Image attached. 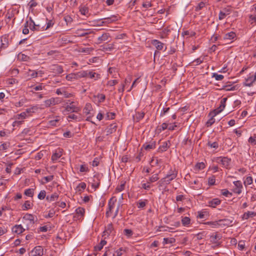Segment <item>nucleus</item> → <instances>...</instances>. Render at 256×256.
<instances>
[{"mask_svg":"<svg viewBox=\"0 0 256 256\" xmlns=\"http://www.w3.org/2000/svg\"><path fill=\"white\" fill-rule=\"evenodd\" d=\"M66 80L68 81H74L75 80H78L77 74L76 73H70L66 76Z\"/></svg>","mask_w":256,"mask_h":256,"instance_id":"b1692460","label":"nucleus"},{"mask_svg":"<svg viewBox=\"0 0 256 256\" xmlns=\"http://www.w3.org/2000/svg\"><path fill=\"white\" fill-rule=\"evenodd\" d=\"M118 16L115 15H112L110 17L103 18L98 20V22H100L101 24H108L118 20Z\"/></svg>","mask_w":256,"mask_h":256,"instance_id":"0eeeda50","label":"nucleus"},{"mask_svg":"<svg viewBox=\"0 0 256 256\" xmlns=\"http://www.w3.org/2000/svg\"><path fill=\"white\" fill-rule=\"evenodd\" d=\"M124 252V250L122 248H120L119 249L116 251V254H112V256H121L122 255L123 252Z\"/></svg>","mask_w":256,"mask_h":256,"instance_id":"13d9d810","label":"nucleus"},{"mask_svg":"<svg viewBox=\"0 0 256 256\" xmlns=\"http://www.w3.org/2000/svg\"><path fill=\"white\" fill-rule=\"evenodd\" d=\"M222 236L220 234H216L214 235H212L210 236V241L214 244H218V240H220Z\"/></svg>","mask_w":256,"mask_h":256,"instance_id":"c85d7f7f","label":"nucleus"},{"mask_svg":"<svg viewBox=\"0 0 256 256\" xmlns=\"http://www.w3.org/2000/svg\"><path fill=\"white\" fill-rule=\"evenodd\" d=\"M253 180L252 176H248L244 180V184L246 185H250L252 183Z\"/></svg>","mask_w":256,"mask_h":256,"instance_id":"680f3d73","label":"nucleus"},{"mask_svg":"<svg viewBox=\"0 0 256 256\" xmlns=\"http://www.w3.org/2000/svg\"><path fill=\"white\" fill-rule=\"evenodd\" d=\"M60 116H56V119L53 120H50L48 122V125L49 126H58V123L60 121Z\"/></svg>","mask_w":256,"mask_h":256,"instance_id":"bb28decb","label":"nucleus"},{"mask_svg":"<svg viewBox=\"0 0 256 256\" xmlns=\"http://www.w3.org/2000/svg\"><path fill=\"white\" fill-rule=\"evenodd\" d=\"M89 170V169L88 168V166H86V165L84 164H82L80 166V171L82 172H87Z\"/></svg>","mask_w":256,"mask_h":256,"instance_id":"338daca9","label":"nucleus"},{"mask_svg":"<svg viewBox=\"0 0 256 256\" xmlns=\"http://www.w3.org/2000/svg\"><path fill=\"white\" fill-rule=\"evenodd\" d=\"M151 43L158 50H162L164 48V44L158 40H153Z\"/></svg>","mask_w":256,"mask_h":256,"instance_id":"f8f14e48","label":"nucleus"},{"mask_svg":"<svg viewBox=\"0 0 256 256\" xmlns=\"http://www.w3.org/2000/svg\"><path fill=\"white\" fill-rule=\"evenodd\" d=\"M212 78H214L216 80H222L224 78V76L222 74H218L217 73H213Z\"/></svg>","mask_w":256,"mask_h":256,"instance_id":"49530a36","label":"nucleus"},{"mask_svg":"<svg viewBox=\"0 0 256 256\" xmlns=\"http://www.w3.org/2000/svg\"><path fill=\"white\" fill-rule=\"evenodd\" d=\"M86 188V184L84 182L80 183L76 187V190L81 192L84 190Z\"/></svg>","mask_w":256,"mask_h":256,"instance_id":"09e8293b","label":"nucleus"},{"mask_svg":"<svg viewBox=\"0 0 256 256\" xmlns=\"http://www.w3.org/2000/svg\"><path fill=\"white\" fill-rule=\"evenodd\" d=\"M156 142L155 141H151L149 143H146L142 146V148L146 150H148L156 148Z\"/></svg>","mask_w":256,"mask_h":256,"instance_id":"f3484780","label":"nucleus"},{"mask_svg":"<svg viewBox=\"0 0 256 256\" xmlns=\"http://www.w3.org/2000/svg\"><path fill=\"white\" fill-rule=\"evenodd\" d=\"M144 112H137L136 114V119L137 122H139L144 117Z\"/></svg>","mask_w":256,"mask_h":256,"instance_id":"37998d69","label":"nucleus"},{"mask_svg":"<svg viewBox=\"0 0 256 256\" xmlns=\"http://www.w3.org/2000/svg\"><path fill=\"white\" fill-rule=\"evenodd\" d=\"M170 140L164 142L162 143V144L160 146L158 150L162 152H165L170 148Z\"/></svg>","mask_w":256,"mask_h":256,"instance_id":"a211bd4d","label":"nucleus"},{"mask_svg":"<svg viewBox=\"0 0 256 256\" xmlns=\"http://www.w3.org/2000/svg\"><path fill=\"white\" fill-rule=\"evenodd\" d=\"M106 242L105 240H102L100 243L96 246H95V249L96 250H100L106 244Z\"/></svg>","mask_w":256,"mask_h":256,"instance_id":"ea45409f","label":"nucleus"},{"mask_svg":"<svg viewBox=\"0 0 256 256\" xmlns=\"http://www.w3.org/2000/svg\"><path fill=\"white\" fill-rule=\"evenodd\" d=\"M114 228L112 224H109L106 228L104 231V232L103 236H108L113 231Z\"/></svg>","mask_w":256,"mask_h":256,"instance_id":"aec40b11","label":"nucleus"},{"mask_svg":"<svg viewBox=\"0 0 256 256\" xmlns=\"http://www.w3.org/2000/svg\"><path fill=\"white\" fill-rule=\"evenodd\" d=\"M23 218L29 220L30 224H34V216L32 214H26Z\"/></svg>","mask_w":256,"mask_h":256,"instance_id":"7c9ffc66","label":"nucleus"},{"mask_svg":"<svg viewBox=\"0 0 256 256\" xmlns=\"http://www.w3.org/2000/svg\"><path fill=\"white\" fill-rule=\"evenodd\" d=\"M124 233L127 236L130 237L132 234V231L130 229H124Z\"/></svg>","mask_w":256,"mask_h":256,"instance_id":"69168bd1","label":"nucleus"},{"mask_svg":"<svg viewBox=\"0 0 256 256\" xmlns=\"http://www.w3.org/2000/svg\"><path fill=\"white\" fill-rule=\"evenodd\" d=\"M80 12L82 14L86 16L88 14V9L87 7H82L80 8Z\"/></svg>","mask_w":256,"mask_h":256,"instance_id":"864d4df0","label":"nucleus"},{"mask_svg":"<svg viewBox=\"0 0 256 256\" xmlns=\"http://www.w3.org/2000/svg\"><path fill=\"white\" fill-rule=\"evenodd\" d=\"M50 70L52 72L56 74H62L63 72V68L62 66L58 64H52L50 66Z\"/></svg>","mask_w":256,"mask_h":256,"instance_id":"9d476101","label":"nucleus"},{"mask_svg":"<svg viewBox=\"0 0 256 256\" xmlns=\"http://www.w3.org/2000/svg\"><path fill=\"white\" fill-rule=\"evenodd\" d=\"M248 142L251 144L252 145L254 146L256 144V136H250L248 140Z\"/></svg>","mask_w":256,"mask_h":256,"instance_id":"0e129e2a","label":"nucleus"},{"mask_svg":"<svg viewBox=\"0 0 256 256\" xmlns=\"http://www.w3.org/2000/svg\"><path fill=\"white\" fill-rule=\"evenodd\" d=\"M205 166V164L203 162H198L195 165L194 170L199 171L204 169Z\"/></svg>","mask_w":256,"mask_h":256,"instance_id":"72a5a7b5","label":"nucleus"},{"mask_svg":"<svg viewBox=\"0 0 256 256\" xmlns=\"http://www.w3.org/2000/svg\"><path fill=\"white\" fill-rule=\"evenodd\" d=\"M46 192L44 190H41L38 196V199L42 200L46 198Z\"/></svg>","mask_w":256,"mask_h":256,"instance_id":"de8ad7c7","label":"nucleus"},{"mask_svg":"<svg viewBox=\"0 0 256 256\" xmlns=\"http://www.w3.org/2000/svg\"><path fill=\"white\" fill-rule=\"evenodd\" d=\"M84 31H85V30L79 29L76 31V34H78V36H80V37L88 35V34L90 33V32H84Z\"/></svg>","mask_w":256,"mask_h":256,"instance_id":"f704fd0d","label":"nucleus"},{"mask_svg":"<svg viewBox=\"0 0 256 256\" xmlns=\"http://www.w3.org/2000/svg\"><path fill=\"white\" fill-rule=\"evenodd\" d=\"M220 200L218 198H214L212 200L208 202V206L212 208H216V206L219 205L220 204Z\"/></svg>","mask_w":256,"mask_h":256,"instance_id":"5701e85b","label":"nucleus"},{"mask_svg":"<svg viewBox=\"0 0 256 256\" xmlns=\"http://www.w3.org/2000/svg\"><path fill=\"white\" fill-rule=\"evenodd\" d=\"M207 145L211 148H214L216 149L218 147V144L216 142H211L209 141L208 142Z\"/></svg>","mask_w":256,"mask_h":256,"instance_id":"8fccbe9b","label":"nucleus"},{"mask_svg":"<svg viewBox=\"0 0 256 256\" xmlns=\"http://www.w3.org/2000/svg\"><path fill=\"white\" fill-rule=\"evenodd\" d=\"M216 177L214 176H212L208 179V184L210 186H213L215 184Z\"/></svg>","mask_w":256,"mask_h":256,"instance_id":"6e6d98bb","label":"nucleus"},{"mask_svg":"<svg viewBox=\"0 0 256 256\" xmlns=\"http://www.w3.org/2000/svg\"><path fill=\"white\" fill-rule=\"evenodd\" d=\"M58 194L56 192H54L53 194H52L50 195H48L46 196V200L48 202H52L56 200H58Z\"/></svg>","mask_w":256,"mask_h":256,"instance_id":"412c9836","label":"nucleus"},{"mask_svg":"<svg viewBox=\"0 0 256 256\" xmlns=\"http://www.w3.org/2000/svg\"><path fill=\"white\" fill-rule=\"evenodd\" d=\"M92 110V105L90 103L86 104L84 108V112L86 115L90 114V112Z\"/></svg>","mask_w":256,"mask_h":256,"instance_id":"cd10ccee","label":"nucleus"},{"mask_svg":"<svg viewBox=\"0 0 256 256\" xmlns=\"http://www.w3.org/2000/svg\"><path fill=\"white\" fill-rule=\"evenodd\" d=\"M116 201L117 199L116 196H112L108 202V210H106V217L110 216L112 210L114 207Z\"/></svg>","mask_w":256,"mask_h":256,"instance_id":"423d86ee","label":"nucleus"},{"mask_svg":"<svg viewBox=\"0 0 256 256\" xmlns=\"http://www.w3.org/2000/svg\"><path fill=\"white\" fill-rule=\"evenodd\" d=\"M232 222V221L224 219L220 220L218 221L208 222L205 224L210 226L212 228H218L221 225L228 226Z\"/></svg>","mask_w":256,"mask_h":256,"instance_id":"f03ea898","label":"nucleus"},{"mask_svg":"<svg viewBox=\"0 0 256 256\" xmlns=\"http://www.w3.org/2000/svg\"><path fill=\"white\" fill-rule=\"evenodd\" d=\"M24 194L30 197H32L34 196V189L28 188L25 190Z\"/></svg>","mask_w":256,"mask_h":256,"instance_id":"a18cd8bd","label":"nucleus"},{"mask_svg":"<svg viewBox=\"0 0 256 256\" xmlns=\"http://www.w3.org/2000/svg\"><path fill=\"white\" fill-rule=\"evenodd\" d=\"M62 155L60 151L59 152H56L52 155V161H56L62 156Z\"/></svg>","mask_w":256,"mask_h":256,"instance_id":"a19ab883","label":"nucleus"},{"mask_svg":"<svg viewBox=\"0 0 256 256\" xmlns=\"http://www.w3.org/2000/svg\"><path fill=\"white\" fill-rule=\"evenodd\" d=\"M227 100L226 98H223L220 101V106L217 110H214L215 112V115H216L218 113L220 112L226 106V102Z\"/></svg>","mask_w":256,"mask_h":256,"instance_id":"4468645a","label":"nucleus"},{"mask_svg":"<svg viewBox=\"0 0 256 256\" xmlns=\"http://www.w3.org/2000/svg\"><path fill=\"white\" fill-rule=\"evenodd\" d=\"M163 243L164 244H173L175 242L176 240L173 238H164L163 239Z\"/></svg>","mask_w":256,"mask_h":256,"instance_id":"c03bdc74","label":"nucleus"},{"mask_svg":"<svg viewBox=\"0 0 256 256\" xmlns=\"http://www.w3.org/2000/svg\"><path fill=\"white\" fill-rule=\"evenodd\" d=\"M216 162H220L224 168H228L232 160L228 157L220 156L216 158Z\"/></svg>","mask_w":256,"mask_h":256,"instance_id":"39448f33","label":"nucleus"},{"mask_svg":"<svg viewBox=\"0 0 256 256\" xmlns=\"http://www.w3.org/2000/svg\"><path fill=\"white\" fill-rule=\"evenodd\" d=\"M215 113V112H214ZM215 114L213 116L208 120L206 122L207 126H210L212 124H213L215 122V119L214 118V116H216Z\"/></svg>","mask_w":256,"mask_h":256,"instance_id":"e2e57ef3","label":"nucleus"},{"mask_svg":"<svg viewBox=\"0 0 256 256\" xmlns=\"http://www.w3.org/2000/svg\"><path fill=\"white\" fill-rule=\"evenodd\" d=\"M147 202V200H140L138 203L137 206L138 208H144L146 205V202Z\"/></svg>","mask_w":256,"mask_h":256,"instance_id":"4d7b16f0","label":"nucleus"},{"mask_svg":"<svg viewBox=\"0 0 256 256\" xmlns=\"http://www.w3.org/2000/svg\"><path fill=\"white\" fill-rule=\"evenodd\" d=\"M172 174H167L164 178H162L158 182V187H162L170 184V182L175 179L178 175V172L176 170L170 169Z\"/></svg>","mask_w":256,"mask_h":256,"instance_id":"f257e3e1","label":"nucleus"},{"mask_svg":"<svg viewBox=\"0 0 256 256\" xmlns=\"http://www.w3.org/2000/svg\"><path fill=\"white\" fill-rule=\"evenodd\" d=\"M37 5L38 3L35 1V0H31L28 4V6H30V8H34Z\"/></svg>","mask_w":256,"mask_h":256,"instance_id":"774afa93","label":"nucleus"},{"mask_svg":"<svg viewBox=\"0 0 256 256\" xmlns=\"http://www.w3.org/2000/svg\"><path fill=\"white\" fill-rule=\"evenodd\" d=\"M31 205H32V204L30 201H28V200L26 201L23 205V207H24L23 210H27L30 209L31 208Z\"/></svg>","mask_w":256,"mask_h":256,"instance_id":"bf43d9fd","label":"nucleus"},{"mask_svg":"<svg viewBox=\"0 0 256 256\" xmlns=\"http://www.w3.org/2000/svg\"><path fill=\"white\" fill-rule=\"evenodd\" d=\"M256 216V213L254 212L248 211L244 212L242 215V218L247 220L250 218H252Z\"/></svg>","mask_w":256,"mask_h":256,"instance_id":"393cba45","label":"nucleus"},{"mask_svg":"<svg viewBox=\"0 0 256 256\" xmlns=\"http://www.w3.org/2000/svg\"><path fill=\"white\" fill-rule=\"evenodd\" d=\"M43 254L44 248L42 246H36L31 252V256H42Z\"/></svg>","mask_w":256,"mask_h":256,"instance_id":"6e6552de","label":"nucleus"},{"mask_svg":"<svg viewBox=\"0 0 256 256\" xmlns=\"http://www.w3.org/2000/svg\"><path fill=\"white\" fill-rule=\"evenodd\" d=\"M182 36H194L196 35V32L192 31L186 30L182 32Z\"/></svg>","mask_w":256,"mask_h":256,"instance_id":"3c124183","label":"nucleus"},{"mask_svg":"<svg viewBox=\"0 0 256 256\" xmlns=\"http://www.w3.org/2000/svg\"><path fill=\"white\" fill-rule=\"evenodd\" d=\"M232 11V10L230 7L225 8L222 10H220L219 13L218 19L222 20L225 18V17L230 14Z\"/></svg>","mask_w":256,"mask_h":256,"instance_id":"1a4fd4ad","label":"nucleus"},{"mask_svg":"<svg viewBox=\"0 0 256 256\" xmlns=\"http://www.w3.org/2000/svg\"><path fill=\"white\" fill-rule=\"evenodd\" d=\"M68 118L74 120H78V122L80 120V116L76 115L74 114H70L68 115Z\"/></svg>","mask_w":256,"mask_h":256,"instance_id":"603ef678","label":"nucleus"},{"mask_svg":"<svg viewBox=\"0 0 256 256\" xmlns=\"http://www.w3.org/2000/svg\"><path fill=\"white\" fill-rule=\"evenodd\" d=\"M159 179L158 174H156L149 178L148 180L147 181L148 184H151L156 182Z\"/></svg>","mask_w":256,"mask_h":256,"instance_id":"c756f323","label":"nucleus"},{"mask_svg":"<svg viewBox=\"0 0 256 256\" xmlns=\"http://www.w3.org/2000/svg\"><path fill=\"white\" fill-rule=\"evenodd\" d=\"M190 219L188 217L185 216L182 219V224L184 226H188L190 224Z\"/></svg>","mask_w":256,"mask_h":256,"instance_id":"79ce46f5","label":"nucleus"},{"mask_svg":"<svg viewBox=\"0 0 256 256\" xmlns=\"http://www.w3.org/2000/svg\"><path fill=\"white\" fill-rule=\"evenodd\" d=\"M236 86H232L231 85H226L224 86L222 89L226 91L234 90H236Z\"/></svg>","mask_w":256,"mask_h":256,"instance_id":"052dcab7","label":"nucleus"},{"mask_svg":"<svg viewBox=\"0 0 256 256\" xmlns=\"http://www.w3.org/2000/svg\"><path fill=\"white\" fill-rule=\"evenodd\" d=\"M24 230V228H23L21 224L15 225L12 228V231L13 232L16 234H20Z\"/></svg>","mask_w":256,"mask_h":256,"instance_id":"6ab92c4d","label":"nucleus"},{"mask_svg":"<svg viewBox=\"0 0 256 256\" xmlns=\"http://www.w3.org/2000/svg\"><path fill=\"white\" fill-rule=\"evenodd\" d=\"M207 216H208L207 212H199L198 218H205Z\"/></svg>","mask_w":256,"mask_h":256,"instance_id":"5fc2aeb1","label":"nucleus"},{"mask_svg":"<svg viewBox=\"0 0 256 256\" xmlns=\"http://www.w3.org/2000/svg\"><path fill=\"white\" fill-rule=\"evenodd\" d=\"M116 128L117 125L116 124L114 123L110 124L108 126V128L106 130V135L108 136L110 134L114 132L116 130Z\"/></svg>","mask_w":256,"mask_h":256,"instance_id":"2eb2a0df","label":"nucleus"},{"mask_svg":"<svg viewBox=\"0 0 256 256\" xmlns=\"http://www.w3.org/2000/svg\"><path fill=\"white\" fill-rule=\"evenodd\" d=\"M38 108L37 106H32L30 108H28L24 112H21L20 114H18V118H25L30 116H31L32 114L38 110Z\"/></svg>","mask_w":256,"mask_h":256,"instance_id":"7ed1b4c3","label":"nucleus"},{"mask_svg":"<svg viewBox=\"0 0 256 256\" xmlns=\"http://www.w3.org/2000/svg\"><path fill=\"white\" fill-rule=\"evenodd\" d=\"M100 75L96 72H89L88 73V76H89L90 78H94V80H98L100 78Z\"/></svg>","mask_w":256,"mask_h":256,"instance_id":"473e14b6","label":"nucleus"},{"mask_svg":"<svg viewBox=\"0 0 256 256\" xmlns=\"http://www.w3.org/2000/svg\"><path fill=\"white\" fill-rule=\"evenodd\" d=\"M62 100L60 98H52L48 100L44 101V105L46 107H50L52 106L58 104L62 102Z\"/></svg>","mask_w":256,"mask_h":256,"instance_id":"20e7f679","label":"nucleus"},{"mask_svg":"<svg viewBox=\"0 0 256 256\" xmlns=\"http://www.w3.org/2000/svg\"><path fill=\"white\" fill-rule=\"evenodd\" d=\"M110 36L108 33H104L101 36L98 38V42L100 44L102 42H105L108 40Z\"/></svg>","mask_w":256,"mask_h":256,"instance_id":"4be33fe9","label":"nucleus"},{"mask_svg":"<svg viewBox=\"0 0 256 256\" xmlns=\"http://www.w3.org/2000/svg\"><path fill=\"white\" fill-rule=\"evenodd\" d=\"M248 22L252 25L256 24V14H250L248 16Z\"/></svg>","mask_w":256,"mask_h":256,"instance_id":"c9c22d12","label":"nucleus"},{"mask_svg":"<svg viewBox=\"0 0 256 256\" xmlns=\"http://www.w3.org/2000/svg\"><path fill=\"white\" fill-rule=\"evenodd\" d=\"M94 50L92 48H80V52L86 54H90Z\"/></svg>","mask_w":256,"mask_h":256,"instance_id":"4c0bfd02","label":"nucleus"},{"mask_svg":"<svg viewBox=\"0 0 256 256\" xmlns=\"http://www.w3.org/2000/svg\"><path fill=\"white\" fill-rule=\"evenodd\" d=\"M76 212L74 218L79 219L84 216L85 210L83 208L79 207L76 210Z\"/></svg>","mask_w":256,"mask_h":256,"instance_id":"dca6fc26","label":"nucleus"},{"mask_svg":"<svg viewBox=\"0 0 256 256\" xmlns=\"http://www.w3.org/2000/svg\"><path fill=\"white\" fill-rule=\"evenodd\" d=\"M236 34L235 32H230L226 34L224 38V39H226V40H230L236 37Z\"/></svg>","mask_w":256,"mask_h":256,"instance_id":"e433bc0d","label":"nucleus"},{"mask_svg":"<svg viewBox=\"0 0 256 256\" xmlns=\"http://www.w3.org/2000/svg\"><path fill=\"white\" fill-rule=\"evenodd\" d=\"M88 72L85 70L80 71L79 72H76L78 78L79 79L82 78H86L88 76Z\"/></svg>","mask_w":256,"mask_h":256,"instance_id":"58836bf2","label":"nucleus"},{"mask_svg":"<svg viewBox=\"0 0 256 256\" xmlns=\"http://www.w3.org/2000/svg\"><path fill=\"white\" fill-rule=\"evenodd\" d=\"M234 184L236 186V188L234 190V192L238 194H240L242 192V188L241 182L240 180L235 181L234 182Z\"/></svg>","mask_w":256,"mask_h":256,"instance_id":"ddd939ff","label":"nucleus"},{"mask_svg":"<svg viewBox=\"0 0 256 256\" xmlns=\"http://www.w3.org/2000/svg\"><path fill=\"white\" fill-rule=\"evenodd\" d=\"M100 184V182L98 179V176H94V178L93 180V182L92 183V186L94 188V190L96 188H98Z\"/></svg>","mask_w":256,"mask_h":256,"instance_id":"a878e982","label":"nucleus"},{"mask_svg":"<svg viewBox=\"0 0 256 256\" xmlns=\"http://www.w3.org/2000/svg\"><path fill=\"white\" fill-rule=\"evenodd\" d=\"M254 83V82H253L252 78L250 76L246 79L245 82L244 83V86L250 87L253 86Z\"/></svg>","mask_w":256,"mask_h":256,"instance_id":"2f4dec72","label":"nucleus"},{"mask_svg":"<svg viewBox=\"0 0 256 256\" xmlns=\"http://www.w3.org/2000/svg\"><path fill=\"white\" fill-rule=\"evenodd\" d=\"M74 102L70 103V105H67L66 107L65 110L71 112H78L80 111V108L73 104Z\"/></svg>","mask_w":256,"mask_h":256,"instance_id":"9b49d317","label":"nucleus"}]
</instances>
